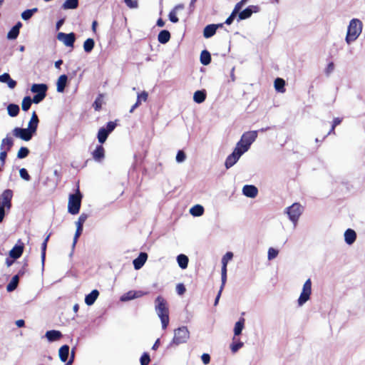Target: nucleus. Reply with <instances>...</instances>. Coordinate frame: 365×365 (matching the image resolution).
I'll list each match as a JSON object with an SVG mask.
<instances>
[{"instance_id": "338daca9", "label": "nucleus", "mask_w": 365, "mask_h": 365, "mask_svg": "<svg viewBox=\"0 0 365 365\" xmlns=\"http://www.w3.org/2000/svg\"><path fill=\"white\" fill-rule=\"evenodd\" d=\"M247 0H241L238 3L236 4L235 8L237 9L239 11L242 9V6L246 4Z\"/></svg>"}, {"instance_id": "72a5a7b5", "label": "nucleus", "mask_w": 365, "mask_h": 365, "mask_svg": "<svg viewBox=\"0 0 365 365\" xmlns=\"http://www.w3.org/2000/svg\"><path fill=\"white\" fill-rule=\"evenodd\" d=\"M19 110H20V108H19V106L17 104L10 103L7 106L8 114L11 117H16V116H17L18 114L19 113Z\"/></svg>"}, {"instance_id": "7c9ffc66", "label": "nucleus", "mask_w": 365, "mask_h": 365, "mask_svg": "<svg viewBox=\"0 0 365 365\" xmlns=\"http://www.w3.org/2000/svg\"><path fill=\"white\" fill-rule=\"evenodd\" d=\"M245 319L241 317L235 324L234 335L239 336L242 334V329L245 326Z\"/></svg>"}, {"instance_id": "49530a36", "label": "nucleus", "mask_w": 365, "mask_h": 365, "mask_svg": "<svg viewBox=\"0 0 365 365\" xmlns=\"http://www.w3.org/2000/svg\"><path fill=\"white\" fill-rule=\"evenodd\" d=\"M29 150L26 147H21L17 153V158L23 159L26 158L29 154Z\"/></svg>"}, {"instance_id": "4c0bfd02", "label": "nucleus", "mask_w": 365, "mask_h": 365, "mask_svg": "<svg viewBox=\"0 0 365 365\" xmlns=\"http://www.w3.org/2000/svg\"><path fill=\"white\" fill-rule=\"evenodd\" d=\"M95 46V41L93 38H87L83 43V49L85 52L90 53L92 51Z\"/></svg>"}, {"instance_id": "e2e57ef3", "label": "nucleus", "mask_w": 365, "mask_h": 365, "mask_svg": "<svg viewBox=\"0 0 365 365\" xmlns=\"http://www.w3.org/2000/svg\"><path fill=\"white\" fill-rule=\"evenodd\" d=\"M11 78L10 75L7 73H4L0 75V82L1 83H7L8 81Z\"/></svg>"}, {"instance_id": "5701e85b", "label": "nucleus", "mask_w": 365, "mask_h": 365, "mask_svg": "<svg viewBox=\"0 0 365 365\" xmlns=\"http://www.w3.org/2000/svg\"><path fill=\"white\" fill-rule=\"evenodd\" d=\"M68 81V76L66 74L60 76L57 81V91L63 93L65 90Z\"/></svg>"}, {"instance_id": "79ce46f5", "label": "nucleus", "mask_w": 365, "mask_h": 365, "mask_svg": "<svg viewBox=\"0 0 365 365\" xmlns=\"http://www.w3.org/2000/svg\"><path fill=\"white\" fill-rule=\"evenodd\" d=\"M103 94H99L93 103V107L96 111L101 110L103 104Z\"/></svg>"}, {"instance_id": "4d7b16f0", "label": "nucleus", "mask_w": 365, "mask_h": 365, "mask_svg": "<svg viewBox=\"0 0 365 365\" xmlns=\"http://www.w3.org/2000/svg\"><path fill=\"white\" fill-rule=\"evenodd\" d=\"M46 247H47V244L46 242H43L41 245V255L43 267L44 266Z\"/></svg>"}, {"instance_id": "b1692460", "label": "nucleus", "mask_w": 365, "mask_h": 365, "mask_svg": "<svg viewBox=\"0 0 365 365\" xmlns=\"http://www.w3.org/2000/svg\"><path fill=\"white\" fill-rule=\"evenodd\" d=\"M148 96V94L146 91H143L141 93L138 94L137 101L131 107L130 113H133V110L140 105L142 101H146Z\"/></svg>"}, {"instance_id": "39448f33", "label": "nucleus", "mask_w": 365, "mask_h": 365, "mask_svg": "<svg viewBox=\"0 0 365 365\" xmlns=\"http://www.w3.org/2000/svg\"><path fill=\"white\" fill-rule=\"evenodd\" d=\"M303 210V207L299 203L295 202L286 208L285 213L287 214L289 220L296 225Z\"/></svg>"}, {"instance_id": "ddd939ff", "label": "nucleus", "mask_w": 365, "mask_h": 365, "mask_svg": "<svg viewBox=\"0 0 365 365\" xmlns=\"http://www.w3.org/2000/svg\"><path fill=\"white\" fill-rule=\"evenodd\" d=\"M242 156V152H238V149H234L232 153L229 155L225 163V166L227 169L230 168L232 167L240 159V158Z\"/></svg>"}, {"instance_id": "a878e982", "label": "nucleus", "mask_w": 365, "mask_h": 365, "mask_svg": "<svg viewBox=\"0 0 365 365\" xmlns=\"http://www.w3.org/2000/svg\"><path fill=\"white\" fill-rule=\"evenodd\" d=\"M170 39V33L168 30H162L160 31L158 36V41L162 43L165 44L168 43Z\"/></svg>"}, {"instance_id": "4be33fe9", "label": "nucleus", "mask_w": 365, "mask_h": 365, "mask_svg": "<svg viewBox=\"0 0 365 365\" xmlns=\"http://www.w3.org/2000/svg\"><path fill=\"white\" fill-rule=\"evenodd\" d=\"M58 356L62 362H66L69 356V346L63 345L58 350Z\"/></svg>"}, {"instance_id": "3c124183", "label": "nucleus", "mask_w": 365, "mask_h": 365, "mask_svg": "<svg viewBox=\"0 0 365 365\" xmlns=\"http://www.w3.org/2000/svg\"><path fill=\"white\" fill-rule=\"evenodd\" d=\"M279 251L273 247H270L268 250L267 258L269 260H272L277 257L278 255Z\"/></svg>"}, {"instance_id": "6e6552de", "label": "nucleus", "mask_w": 365, "mask_h": 365, "mask_svg": "<svg viewBox=\"0 0 365 365\" xmlns=\"http://www.w3.org/2000/svg\"><path fill=\"white\" fill-rule=\"evenodd\" d=\"M312 294V281L308 279L304 284L302 291L298 299V305L302 306L310 298Z\"/></svg>"}, {"instance_id": "de8ad7c7", "label": "nucleus", "mask_w": 365, "mask_h": 365, "mask_svg": "<svg viewBox=\"0 0 365 365\" xmlns=\"http://www.w3.org/2000/svg\"><path fill=\"white\" fill-rule=\"evenodd\" d=\"M238 13H239V11L237 9L234 8L231 14L225 20V24H226L227 25H230L233 22L234 19L238 16Z\"/></svg>"}, {"instance_id": "a18cd8bd", "label": "nucleus", "mask_w": 365, "mask_h": 365, "mask_svg": "<svg viewBox=\"0 0 365 365\" xmlns=\"http://www.w3.org/2000/svg\"><path fill=\"white\" fill-rule=\"evenodd\" d=\"M134 291H129L120 297V301L126 302L131 299H136Z\"/></svg>"}, {"instance_id": "f8f14e48", "label": "nucleus", "mask_w": 365, "mask_h": 365, "mask_svg": "<svg viewBox=\"0 0 365 365\" xmlns=\"http://www.w3.org/2000/svg\"><path fill=\"white\" fill-rule=\"evenodd\" d=\"M57 38L62 41L66 46L73 47V44L76 41V35L73 32L69 34L60 32L57 35Z\"/></svg>"}, {"instance_id": "774afa93", "label": "nucleus", "mask_w": 365, "mask_h": 365, "mask_svg": "<svg viewBox=\"0 0 365 365\" xmlns=\"http://www.w3.org/2000/svg\"><path fill=\"white\" fill-rule=\"evenodd\" d=\"M9 88H14L16 86V81L13 80L11 78L6 83Z\"/></svg>"}, {"instance_id": "f704fd0d", "label": "nucleus", "mask_w": 365, "mask_h": 365, "mask_svg": "<svg viewBox=\"0 0 365 365\" xmlns=\"http://www.w3.org/2000/svg\"><path fill=\"white\" fill-rule=\"evenodd\" d=\"M190 213L194 217H200L204 213V207L200 205H195L191 207Z\"/></svg>"}, {"instance_id": "f03ea898", "label": "nucleus", "mask_w": 365, "mask_h": 365, "mask_svg": "<svg viewBox=\"0 0 365 365\" xmlns=\"http://www.w3.org/2000/svg\"><path fill=\"white\" fill-rule=\"evenodd\" d=\"M363 24L358 19H353L348 26L345 41L348 44L357 39L362 31Z\"/></svg>"}, {"instance_id": "2f4dec72", "label": "nucleus", "mask_w": 365, "mask_h": 365, "mask_svg": "<svg viewBox=\"0 0 365 365\" xmlns=\"http://www.w3.org/2000/svg\"><path fill=\"white\" fill-rule=\"evenodd\" d=\"M19 275H14L12 277L10 282L6 286L7 292H11L14 291L19 284Z\"/></svg>"}, {"instance_id": "20e7f679", "label": "nucleus", "mask_w": 365, "mask_h": 365, "mask_svg": "<svg viewBox=\"0 0 365 365\" xmlns=\"http://www.w3.org/2000/svg\"><path fill=\"white\" fill-rule=\"evenodd\" d=\"M190 338V331L187 327L182 326L179 327L174 331V337L172 341L169 344L168 348L179 344L186 343Z\"/></svg>"}, {"instance_id": "8fccbe9b", "label": "nucleus", "mask_w": 365, "mask_h": 365, "mask_svg": "<svg viewBox=\"0 0 365 365\" xmlns=\"http://www.w3.org/2000/svg\"><path fill=\"white\" fill-rule=\"evenodd\" d=\"M243 346H244V343L240 341H238L237 342L233 341L230 344V349L232 353H236Z\"/></svg>"}, {"instance_id": "2eb2a0df", "label": "nucleus", "mask_w": 365, "mask_h": 365, "mask_svg": "<svg viewBox=\"0 0 365 365\" xmlns=\"http://www.w3.org/2000/svg\"><path fill=\"white\" fill-rule=\"evenodd\" d=\"M148 259V254L146 252H140L138 257L133 259V264L135 269H140L145 263Z\"/></svg>"}, {"instance_id": "0eeeda50", "label": "nucleus", "mask_w": 365, "mask_h": 365, "mask_svg": "<svg viewBox=\"0 0 365 365\" xmlns=\"http://www.w3.org/2000/svg\"><path fill=\"white\" fill-rule=\"evenodd\" d=\"M12 133L16 138L25 141H29L36 134V132L29 127L27 128L16 127L12 130Z\"/></svg>"}, {"instance_id": "c9c22d12", "label": "nucleus", "mask_w": 365, "mask_h": 365, "mask_svg": "<svg viewBox=\"0 0 365 365\" xmlns=\"http://www.w3.org/2000/svg\"><path fill=\"white\" fill-rule=\"evenodd\" d=\"M285 81L284 79L281 78H277L274 81V88L279 93H284L285 92Z\"/></svg>"}, {"instance_id": "412c9836", "label": "nucleus", "mask_w": 365, "mask_h": 365, "mask_svg": "<svg viewBox=\"0 0 365 365\" xmlns=\"http://www.w3.org/2000/svg\"><path fill=\"white\" fill-rule=\"evenodd\" d=\"M92 155L96 161H101L105 157L104 148L101 145H97Z\"/></svg>"}, {"instance_id": "473e14b6", "label": "nucleus", "mask_w": 365, "mask_h": 365, "mask_svg": "<svg viewBox=\"0 0 365 365\" xmlns=\"http://www.w3.org/2000/svg\"><path fill=\"white\" fill-rule=\"evenodd\" d=\"M38 122L39 120L37 114L34 111L28 127L36 133Z\"/></svg>"}, {"instance_id": "680f3d73", "label": "nucleus", "mask_w": 365, "mask_h": 365, "mask_svg": "<svg viewBox=\"0 0 365 365\" xmlns=\"http://www.w3.org/2000/svg\"><path fill=\"white\" fill-rule=\"evenodd\" d=\"M28 266V261L24 260V265L22 268L19 271L16 275H19V277H22L26 272V267Z\"/></svg>"}, {"instance_id": "393cba45", "label": "nucleus", "mask_w": 365, "mask_h": 365, "mask_svg": "<svg viewBox=\"0 0 365 365\" xmlns=\"http://www.w3.org/2000/svg\"><path fill=\"white\" fill-rule=\"evenodd\" d=\"M216 31L215 24H208L204 28L203 36L206 38H211L215 34Z\"/></svg>"}, {"instance_id": "0e129e2a", "label": "nucleus", "mask_w": 365, "mask_h": 365, "mask_svg": "<svg viewBox=\"0 0 365 365\" xmlns=\"http://www.w3.org/2000/svg\"><path fill=\"white\" fill-rule=\"evenodd\" d=\"M334 69V64L333 62H330L327 67L325 69V73L327 76H329Z\"/></svg>"}, {"instance_id": "cd10ccee", "label": "nucleus", "mask_w": 365, "mask_h": 365, "mask_svg": "<svg viewBox=\"0 0 365 365\" xmlns=\"http://www.w3.org/2000/svg\"><path fill=\"white\" fill-rule=\"evenodd\" d=\"M79 4V0H66L62 4L61 8L63 9H76L78 8Z\"/></svg>"}, {"instance_id": "aec40b11", "label": "nucleus", "mask_w": 365, "mask_h": 365, "mask_svg": "<svg viewBox=\"0 0 365 365\" xmlns=\"http://www.w3.org/2000/svg\"><path fill=\"white\" fill-rule=\"evenodd\" d=\"M98 296L99 292L97 289L92 290L91 293L86 295L85 303L88 306L93 305L95 303L96 300L98 299Z\"/></svg>"}, {"instance_id": "c03bdc74", "label": "nucleus", "mask_w": 365, "mask_h": 365, "mask_svg": "<svg viewBox=\"0 0 365 365\" xmlns=\"http://www.w3.org/2000/svg\"><path fill=\"white\" fill-rule=\"evenodd\" d=\"M83 232V228L76 227V231L73 237V241L72 244V252L71 253V256L73 255V250L75 248V246L77 243L78 237L81 236Z\"/></svg>"}, {"instance_id": "c85d7f7f", "label": "nucleus", "mask_w": 365, "mask_h": 365, "mask_svg": "<svg viewBox=\"0 0 365 365\" xmlns=\"http://www.w3.org/2000/svg\"><path fill=\"white\" fill-rule=\"evenodd\" d=\"M200 63L204 66H207L211 62L210 53L207 50H203L200 53Z\"/></svg>"}, {"instance_id": "f3484780", "label": "nucleus", "mask_w": 365, "mask_h": 365, "mask_svg": "<svg viewBox=\"0 0 365 365\" xmlns=\"http://www.w3.org/2000/svg\"><path fill=\"white\" fill-rule=\"evenodd\" d=\"M356 240V232L351 228L347 229L344 232L345 242L349 245H351L352 244L354 243Z\"/></svg>"}, {"instance_id": "bb28decb", "label": "nucleus", "mask_w": 365, "mask_h": 365, "mask_svg": "<svg viewBox=\"0 0 365 365\" xmlns=\"http://www.w3.org/2000/svg\"><path fill=\"white\" fill-rule=\"evenodd\" d=\"M189 259L187 256H186L184 254H180L177 256V262L178 264V266L182 269H185L187 267L188 265Z\"/></svg>"}, {"instance_id": "423d86ee", "label": "nucleus", "mask_w": 365, "mask_h": 365, "mask_svg": "<svg viewBox=\"0 0 365 365\" xmlns=\"http://www.w3.org/2000/svg\"><path fill=\"white\" fill-rule=\"evenodd\" d=\"M117 123L114 121H109L107 123L106 127H101L98 132L97 138L98 142L101 144L104 143L107 140L110 133H111L115 127Z\"/></svg>"}, {"instance_id": "a19ab883", "label": "nucleus", "mask_w": 365, "mask_h": 365, "mask_svg": "<svg viewBox=\"0 0 365 365\" xmlns=\"http://www.w3.org/2000/svg\"><path fill=\"white\" fill-rule=\"evenodd\" d=\"M32 100L30 96H25L22 101L21 108L24 111H27L31 108Z\"/></svg>"}, {"instance_id": "7ed1b4c3", "label": "nucleus", "mask_w": 365, "mask_h": 365, "mask_svg": "<svg viewBox=\"0 0 365 365\" xmlns=\"http://www.w3.org/2000/svg\"><path fill=\"white\" fill-rule=\"evenodd\" d=\"M83 195L80 191L79 185H77L75 193L70 194L68 203V212L71 215H76L79 212Z\"/></svg>"}, {"instance_id": "603ef678", "label": "nucleus", "mask_w": 365, "mask_h": 365, "mask_svg": "<svg viewBox=\"0 0 365 365\" xmlns=\"http://www.w3.org/2000/svg\"><path fill=\"white\" fill-rule=\"evenodd\" d=\"M140 361L141 365H148L150 361V358L148 353L144 352L141 356Z\"/></svg>"}, {"instance_id": "e433bc0d", "label": "nucleus", "mask_w": 365, "mask_h": 365, "mask_svg": "<svg viewBox=\"0 0 365 365\" xmlns=\"http://www.w3.org/2000/svg\"><path fill=\"white\" fill-rule=\"evenodd\" d=\"M38 11V8H33L31 9H26L21 13V18L24 21L29 20L32 16Z\"/></svg>"}, {"instance_id": "58836bf2", "label": "nucleus", "mask_w": 365, "mask_h": 365, "mask_svg": "<svg viewBox=\"0 0 365 365\" xmlns=\"http://www.w3.org/2000/svg\"><path fill=\"white\" fill-rule=\"evenodd\" d=\"M14 145V140L13 138L11 137L7 136L6 138H4L1 141V150L4 149V146L6 145V150H10Z\"/></svg>"}, {"instance_id": "bf43d9fd", "label": "nucleus", "mask_w": 365, "mask_h": 365, "mask_svg": "<svg viewBox=\"0 0 365 365\" xmlns=\"http://www.w3.org/2000/svg\"><path fill=\"white\" fill-rule=\"evenodd\" d=\"M186 289L183 284L180 283L176 286V292L179 295H182L185 292Z\"/></svg>"}, {"instance_id": "37998d69", "label": "nucleus", "mask_w": 365, "mask_h": 365, "mask_svg": "<svg viewBox=\"0 0 365 365\" xmlns=\"http://www.w3.org/2000/svg\"><path fill=\"white\" fill-rule=\"evenodd\" d=\"M88 217V215L86 213H81L78 220L76 222V227L83 228V223L86 221Z\"/></svg>"}, {"instance_id": "4468645a", "label": "nucleus", "mask_w": 365, "mask_h": 365, "mask_svg": "<svg viewBox=\"0 0 365 365\" xmlns=\"http://www.w3.org/2000/svg\"><path fill=\"white\" fill-rule=\"evenodd\" d=\"M242 194L250 198H255L258 194V189L253 185H245L242 187Z\"/></svg>"}, {"instance_id": "69168bd1", "label": "nucleus", "mask_w": 365, "mask_h": 365, "mask_svg": "<svg viewBox=\"0 0 365 365\" xmlns=\"http://www.w3.org/2000/svg\"><path fill=\"white\" fill-rule=\"evenodd\" d=\"M201 359L205 364H208L210 361V356L205 353L201 356Z\"/></svg>"}, {"instance_id": "dca6fc26", "label": "nucleus", "mask_w": 365, "mask_h": 365, "mask_svg": "<svg viewBox=\"0 0 365 365\" xmlns=\"http://www.w3.org/2000/svg\"><path fill=\"white\" fill-rule=\"evenodd\" d=\"M48 86L45 83H34L31 88V91L36 94L46 96Z\"/></svg>"}, {"instance_id": "052dcab7", "label": "nucleus", "mask_w": 365, "mask_h": 365, "mask_svg": "<svg viewBox=\"0 0 365 365\" xmlns=\"http://www.w3.org/2000/svg\"><path fill=\"white\" fill-rule=\"evenodd\" d=\"M124 1L129 8L135 9L138 7L137 0H125Z\"/></svg>"}, {"instance_id": "a211bd4d", "label": "nucleus", "mask_w": 365, "mask_h": 365, "mask_svg": "<svg viewBox=\"0 0 365 365\" xmlns=\"http://www.w3.org/2000/svg\"><path fill=\"white\" fill-rule=\"evenodd\" d=\"M62 334L58 330H49L46 332L45 336L49 342L59 340L62 337Z\"/></svg>"}, {"instance_id": "6e6d98bb", "label": "nucleus", "mask_w": 365, "mask_h": 365, "mask_svg": "<svg viewBox=\"0 0 365 365\" xmlns=\"http://www.w3.org/2000/svg\"><path fill=\"white\" fill-rule=\"evenodd\" d=\"M186 155L182 150H178L176 155V161L178 163H182L185 161Z\"/></svg>"}, {"instance_id": "ea45409f", "label": "nucleus", "mask_w": 365, "mask_h": 365, "mask_svg": "<svg viewBox=\"0 0 365 365\" xmlns=\"http://www.w3.org/2000/svg\"><path fill=\"white\" fill-rule=\"evenodd\" d=\"M221 289H223V287L226 283L227 280V262H222V271H221Z\"/></svg>"}, {"instance_id": "9d476101", "label": "nucleus", "mask_w": 365, "mask_h": 365, "mask_svg": "<svg viewBox=\"0 0 365 365\" xmlns=\"http://www.w3.org/2000/svg\"><path fill=\"white\" fill-rule=\"evenodd\" d=\"M13 191L10 189L5 190L0 196V207H5L8 211L11 207Z\"/></svg>"}, {"instance_id": "f257e3e1", "label": "nucleus", "mask_w": 365, "mask_h": 365, "mask_svg": "<svg viewBox=\"0 0 365 365\" xmlns=\"http://www.w3.org/2000/svg\"><path fill=\"white\" fill-rule=\"evenodd\" d=\"M155 310L161 321L163 329H165L169 324V309L167 301L162 296L155 298Z\"/></svg>"}, {"instance_id": "13d9d810", "label": "nucleus", "mask_w": 365, "mask_h": 365, "mask_svg": "<svg viewBox=\"0 0 365 365\" xmlns=\"http://www.w3.org/2000/svg\"><path fill=\"white\" fill-rule=\"evenodd\" d=\"M46 96H42V95H40V94H35L33 98H31L32 103L38 104V103H41L46 98Z\"/></svg>"}, {"instance_id": "1a4fd4ad", "label": "nucleus", "mask_w": 365, "mask_h": 365, "mask_svg": "<svg viewBox=\"0 0 365 365\" xmlns=\"http://www.w3.org/2000/svg\"><path fill=\"white\" fill-rule=\"evenodd\" d=\"M257 133L258 131L252 130L242 134L240 140L238 142V145H241L242 143H245V150L243 151H247L249 150L250 145L256 140Z\"/></svg>"}, {"instance_id": "5fc2aeb1", "label": "nucleus", "mask_w": 365, "mask_h": 365, "mask_svg": "<svg viewBox=\"0 0 365 365\" xmlns=\"http://www.w3.org/2000/svg\"><path fill=\"white\" fill-rule=\"evenodd\" d=\"M176 11L175 10H171L168 14L169 20L172 23H178L179 21L178 18L176 15Z\"/></svg>"}, {"instance_id": "09e8293b", "label": "nucleus", "mask_w": 365, "mask_h": 365, "mask_svg": "<svg viewBox=\"0 0 365 365\" xmlns=\"http://www.w3.org/2000/svg\"><path fill=\"white\" fill-rule=\"evenodd\" d=\"M19 34V31L17 29L12 27L7 34V38L9 40H15L16 38H17Z\"/></svg>"}, {"instance_id": "9b49d317", "label": "nucleus", "mask_w": 365, "mask_h": 365, "mask_svg": "<svg viewBox=\"0 0 365 365\" xmlns=\"http://www.w3.org/2000/svg\"><path fill=\"white\" fill-rule=\"evenodd\" d=\"M259 11V7L258 6H249L244 10L239 11L237 21L239 22L242 20L249 19L253 13H257Z\"/></svg>"}, {"instance_id": "c756f323", "label": "nucleus", "mask_w": 365, "mask_h": 365, "mask_svg": "<svg viewBox=\"0 0 365 365\" xmlns=\"http://www.w3.org/2000/svg\"><path fill=\"white\" fill-rule=\"evenodd\" d=\"M206 98V91L205 90L197 91L193 96V100L197 103H202Z\"/></svg>"}, {"instance_id": "6ab92c4d", "label": "nucleus", "mask_w": 365, "mask_h": 365, "mask_svg": "<svg viewBox=\"0 0 365 365\" xmlns=\"http://www.w3.org/2000/svg\"><path fill=\"white\" fill-rule=\"evenodd\" d=\"M24 252V245H16L10 251L9 256L10 257L14 259H19Z\"/></svg>"}, {"instance_id": "864d4df0", "label": "nucleus", "mask_w": 365, "mask_h": 365, "mask_svg": "<svg viewBox=\"0 0 365 365\" xmlns=\"http://www.w3.org/2000/svg\"><path fill=\"white\" fill-rule=\"evenodd\" d=\"M19 175L22 179L26 181H29L31 179V177L26 168H21L19 170Z\"/></svg>"}]
</instances>
